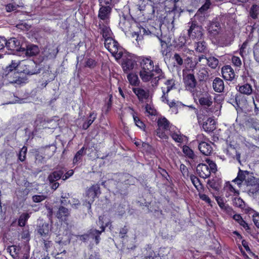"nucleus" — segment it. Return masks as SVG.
<instances>
[{
    "label": "nucleus",
    "mask_w": 259,
    "mask_h": 259,
    "mask_svg": "<svg viewBox=\"0 0 259 259\" xmlns=\"http://www.w3.org/2000/svg\"><path fill=\"white\" fill-rule=\"evenodd\" d=\"M224 190L226 197H229L231 195L238 196L239 194V191L236 190L229 182L226 183L224 187Z\"/></svg>",
    "instance_id": "nucleus-17"
},
{
    "label": "nucleus",
    "mask_w": 259,
    "mask_h": 259,
    "mask_svg": "<svg viewBox=\"0 0 259 259\" xmlns=\"http://www.w3.org/2000/svg\"><path fill=\"white\" fill-rule=\"evenodd\" d=\"M165 84L167 85L166 93H169L175 85V81L173 79H168Z\"/></svg>",
    "instance_id": "nucleus-56"
},
{
    "label": "nucleus",
    "mask_w": 259,
    "mask_h": 259,
    "mask_svg": "<svg viewBox=\"0 0 259 259\" xmlns=\"http://www.w3.org/2000/svg\"><path fill=\"white\" fill-rule=\"evenodd\" d=\"M136 29H139V31H137L138 33L136 35L137 36V37L139 36L140 34L141 35H149L150 34V33H154V30H155L153 28L149 29L141 26H138V27H137Z\"/></svg>",
    "instance_id": "nucleus-36"
},
{
    "label": "nucleus",
    "mask_w": 259,
    "mask_h": 259,
    "mask_svg": "<svg viewBox=\"0 0 259 259\" xmlns=\"http://www.w3.org/2000/svg\"><path fill=\"white\" fill-rule=\"evenodd\" d=\"M215 200L219 205V206L220 207V208L223 209L225 206L227 205L223 200V198L220 196H215Z\"/></svg>",
    "instance_id": "nucleus-59"
},
{
    "label": "nucleus",
    "mask_w": 259,
    "mask_h": 259,
    "mask_svg": "<svg viewBox=\"0 0 259 259\" xmlns=\"http://www.w3.org/2000/svg\"><path fill=\"white\" fill-rule=\"evenodd\" d=\"M253 55L255 60L259 62V41L254 46Z\"/></svg>",
    "instance_id": "nucleus-51"
},
{
    "label": "nucleus",
    "mask_w": 259,
    "mask_h": 259,
    "mask_svg": "<svg viewBox=\"0 0 259 259\" xmlns=\"http://www.w3.org/2000/svg\"><path fill=\"white\" fill-rule=\"evenodd\" d=\"M30 218V214L28 213H22L18 219V224L20 227H24L25 226L26 222L28 219Z\"/></svg>",
    "instance_id": "nucleus-38"
},
{
    "label": "nucleus",
    "mask_w": 259,
    "mask_h": 259,
    "mask_svg": "<svg viewBox=\"0 0 259 259\" xmlns=\"http://www.w3.org/2000/svg\"><path fill=\"white\" fill-rule=\"evenodd\" d=\"M84 147H82L77 152L73 158V163H76L81 159L82 156L85 154L84 152Z\"/></svg>",
    "instance_id": "nucleus-45"
},
{
    "label": "nucleus",
    "mask_w": 259,
    "mask_h": 259,
    "mask_svg": "<svg viewBox=\"0 0 259 259\" xmlns=\"http://www.w3.org/2000/svg\"><path fill=\"white\" fill-rule=\"evenodd\" d=\"M210 3H205V4H204L198 11L196 17H198V16L200 15L201 17L203 16L204 17V11H206L209 7Z\"/></svg>",
    "instance_id": "nucleus-47"
},
{
    "label": "nucleus",
    "mask_w": 259,
    "mask_h": 259,
    "mask_svg": "<svg viewBox=\"0 0 259 259\" xmlns=\"http://www.w3.org/2000/svg\"><path fill=\"white\" fill-rule=\"evenodd\" d=\"M203 130L206 132H211L215 129V122L211 118H208L202 124Z\"/></svg>",
    "instance_id": "nucleus-22"
},
{
    "label": "nucleus",
    "mask_w": 259,
    "mask_h": 259,
    "mask_svg": "<svg viewBox=\"0 0 259 259\" xmlns=\"http://www.w3.org/2000/svg\"><path fill=\"white\" fill-rule=\"evenodd\" d=\"M250 16L252 19H256L259 15V5L254 4L250 8L249 11Z\"/></svg>",
    "instance_id": "nucleus-39"
},
{
    "label": "nucleus",
    "mask_w": 259,
    "mask_h": 259,
    "mask_svg": "<svg viewBox=\"0 0 259 259\" xmlns=\"http://www.w3.org/2000/svg\"><path fill=\"white\" fill-rule=\"evenodd\" d=\"M135 64V61L132 59H125L122 63V68L124 71L127 72L132 70L134 68Z\"/></svg>",
    "instance_id": "nucleus-31"
},
{
    "label": "nucleus",
    "mask_w": 259,
    "mask_h": 259,
    "mask_svg": "<svg viewBox=\"0 0 259 259\" xmlns=\"http://www.w3.org/2000/svg\"><path fill=\"white\" fill-rule=\"evenodd\" d=\"M97 117V114L94 112H91L88 118L87 121L84 122L82 124V128L83 130L88 129L90 126L93 123Z\"/></svg>",
    "instance_id": "nucleus-33"
},
{
    "label": "nucleus",
    "mask_w": 259,
    "mask_h": 259,
    "mask_svg": "<svg viewBox=\"0 0 259 259\" xmlns=\"http://www.w3.org/2000/svg\"><path fill=\"white\" fill-rule=\"evenodd\" d=\"M232 61L233 64L237 67H239L241 65V61L238 57L233 56L232 58Z\"/></svg>",
    "instance_id": "nucleus-64"
},
{
    "label": "nucleus",
    "mask_w": 259,
    "mask_h": 259,
    "mask_svg": "<svg viewBox=\"0 0 259 259\" xmlns=\"http://www.w3.org/2000/svg\"><path fill=\"white\" fill-rule=\"evenodd\" d=\"M103 232L96 229L92 228L88 231L90 238L94 239L96 244H98L100 241V235Z\"/></svg>",
    "instance_id": "nucleus-24"
},
{
    "label": "nucleus",
    "mask_w": 259,
    "mask_h": 259,
    "mask_svg": "<svg viewBox=\"0 0 259 259\" xmlns=\"http://www.w3.org/2000/svg\"><path fill=\"white\" fill-rule=\"evenodd\" d=\"M127 78L131 84H135L138 80V77L134 74H128Z\"/></svg>",
    "instance_id": "nucleus-55"
},
{
    "label": "nucleus",
    "mask_w": 259,
    "mask_h": 259,
    "mask_svg": "<svg viewBox=\"0 0 259 259\" xmlns=\"http://www.w3.org/2000/svg\"><path fill=\"white\" fill-rule=\"evenodd\" d=\"M238 91L242 94L250 95L252 93V86L248 83H245L243 85H238Z\"/></svg>",
    "instance_id": "nucleus-32"
},
{
    "label": "nucleus",
    "mask_w": 259,
    "mask_h": 259,
    "mask_svg": "<svg viewBox=\"0 0 259 259\" xmlns=\"http://www.w3.org/2000/svg\"><path fill=\"white\" fill-rule=\"evenodd\" d=\"M169 122L165 118L158 119L157 121L158 128L156 131V135L161 139L167 138L165 131L169 130Z\"/></svg>",
    "instance_id": "nucleus-7"
},
{
    "label": "nucleus",
    "mask_w": 259,
    "mask_h": 259,
    "mask_svg": "<svg viewBox=\"0 0 259 259\" xmlns=\"http://www.w3.org/2000/svg\"><path fill=\"white\" fill-rule=\"evenodd\" d=\"M109 97V99L104 106L105 111L106 113H108L110 110L112 104V95H110Z\"/></svg>",
    "instance_id": "nucleus-52"
},
{
    "label": "nucleus",
    "mask_w": 259,
    "mask_h": 259,
    "mask_svg": "<svg viewBox=\"0 0 259 259\" xmlns=\"http://www.w3.org/2000/svg\"><path fill=\"white\" fill-rule=\"evenodd\" d=\"M107 23L105 24L103 22L100 21L98 25L99 29L100 30V33L105 39L111 37L112 35V31L108 26Z\"/></svg>",
    "instance_id": "nucleus-15"
},
{
    "label": "nucleus",
    "mask_w": 259,
    "mask_h": 259,
    "mask_svg": "<svg viewBox=\"0 0 259 259\" xmlns=\"http://www.w3.org/2000/svg\"><path fill=\"white\" fill-rule=\"evenodd\" d=\"M105 48L114 56H115L118 51V44L112 37H110L104 40Z\"/></svg>",
    "instance_id": "nucleus-11"
},
{
    "label": "nucleus",
    "mask_w": 259,
    "mask_h": 259,
    "mask_svg": "<svg viewBox=\"0 0 259 259\" xmlns=\"http://www.w3.org/2000/svg\"><path fill=\"white\" fill-rule=\"evenodd\" d=\"M56 150V147L54 145H49L41 148V153L48 158H51L54 154Z\"/></svg>",
    "instance_id": "nucleus-25"
},
{
    "label": "nucleus",
    "mask_w": 259,
    "mask_h": 259,
    "mask_svg": "<svg viewBox=\"0 0 259 259\" xmlns=\"http://www.w3.org/2000/svg\"><path fill=\"white\" fill-rule=\"evenodd\" d=\"M151 28H153L155 30H154V33H150V34H153L157 37L161 43V46H163L164 44H166V42L162 40V34L161 30L155 27H151Z\"/></svg>",
    "instance_id": "nucleus-48"
},
{
    "label": "nucleus",
    "mask_w": 259,
    "mask_h": 259,
    "mask_svg": "<svg viewBox=\"0 0 259 259\" xmlns=\"http://www.w3.org/2000/svg\"><path fill=\"white\" fill-rule=\"evenodd\" d=\"M171 137L174 140L178 143H182L183 141L182 136L176 133L171 134Z\"/></svg>",
    "instance_id": "nucleus-63"
},
{
    "label": "nucleus",
    "mask_w": 259,
    "mask_h": 259,
    "mask_svg": "<svg viewBox=\"0 0 259 259\" xmlns=\"http://www.w3.org/2000/svg\"><path fill=\"white\" fill-rule=\"evenodd\" d=\"M8 249L9 250V252L11 256L14 258H17L19 257V253L20 250L19 246L16 245H12L10 246Z\"/></svg>",
    "instance_id": "nucleus-37"
},
{
    "label": "nucleus",
    "mask_w": 259,
    "mask_h": 259,
    "mask_svg": "<svg viewBox=\"0 0 259 259\" xmlns=\"http://www.w3.org/2000/svg\"><path fill=\"white\" fill-rule=\"evenodd\" d=\"M187 24L188 36L189 38L192 39L201 38L203 35L202 26L199 25L197 22L193 19H191Z\"/></svg>",
    "instance_id": "nucleus-3"
},
{
    "label": "nucleus",
    "mask_w": 259,
    "mask_h": 259,
    "mask_svg": "<svg viewBox=\"0 0 259 259\" xmlns=\"http://www.w3.org/2000/svg\"><path fill=\"white\" fill-rule=\"evenodd\" d=\"M212 88L216 92H223L225 88L224 81L219 77H215L212 82Z\"/></svg>",
    "instance_id": "nucleus-21"
},
{
    "label": "nucleus",
    "mask_w": 259,
    "mask_h": 259,
    "mask_svg": "<svg viewBox=\"0 0 259 259\" xmlns=\"http://www.w3.org/2000/svg\"><path fill=\"white\" fill-rule=\"evenodd\" d=\"M221 28L220 23L218 21H212L210 23V25L208 27V30L210 34H212L213 36L218 34L220 31Z\"/></svg>",
    "instance_id": "nucleus-26"
},
{
    "label": "nucleus",
    "mask_w": 259,
    "mask_h": 259,
    "mask_svg": "<svg viewBox=\"0 0 259 259\" xmlns=\"http://www.w3.org/2000/svg\"><path fill=\"white\" fill-rule=\"evenodd\" d=\"M206 162L208 164V167L209 168V169L210 170V173L215 172V171H217V165L212 160L208 159H206Z\"/></svg>",
    "instance_id": "nucleus-50"
},
{
    "label": "nucleus",
    "mask_w": 259,
    "mask_h": 259,
    "mask_svg": "<svg viewBox=\"0 0 259 259\" xmlns=\"http://www.w3.org/2000/svg\"><path fill=\"white\" fill-rule=\"evenodd\" d=\"M190 180L197 190L202 188V185L200 183V180L197 177L193 175H191L190 176Z\"/></svg>",
    "instance_id": "nucleus-44"
},
{
    "label": "nucleus",
    "mask_w": 259,
    "mask_h": 259,
    "mask_svg": "<svg viewBox=\"0 0 259 259\" xmlns=\"http://www.w3.org/2000/svg\"><path fill=\"white\" fill-rule=\"evenodd\" d=\"M133 118L136 125L141 129L145 130V125L144 123L135 114H133Z\"/></svg>",
    "instance_id": "nucleus-49"
},
{
    "label": "nucleus",
    "mask_w": 259,
    "mask_h": 259,
    "mask_svg": "<svg viewBox=\"0 0 259 259\" xmlns=\"http://www.w3.org/2000/svg\"><path fill=\"white\" fill-rule=\"evenodd\" d=\"M101 194L100 188L98 184H95L90 187L86 191L85 197L87 199L83 203L89 210L91 209V205L96 197Z\"/></svg>",
    "instance_id": "nucleus-4"
},
{
    "label": "nucleus",
    "mask_w": 259,
    "mask_h": 259,
    "mask_svg": "<svg viewBox=\"0 0 259 259\" xmlns=\"http://www.w3.org/2000/svg\"><path fill=\"white\" fill-rule=\"evenodd\" d=\"M6 48L12 51V53L20 56L21 49L23 48L19 40L15 38H11L7 40Z\"/></svg>",
    "instance_id": "nucleus-8"
},
{
    "label": "nucleus",
    "mask_w": 259,
    "mask_h": 259,
    "mask_svg": "<svg viewBox=\"0 0 259 259\" xmlns=\"http://www.w3.org/2000/svg\"><path fill=\"white\" fill-rule=\"evenodd\" d=\"M39 52L38 47L34 45H28L26 48L21 49L20 56L25 55L26 56L31 57L36 55Z\"/></svg>",
    "instance_id": "nucleus-12"
},
{
    "label": "nucleus",
    "mask_w": 259,
    "mask_h": 259,
    "mask_svg": "<svg viewBox=\"0 0 259 259\" xmlns=\"http://www.w3.org/2000/svg\"><path fill=\"white\" fill-rule=\"evenodd\" d=\"M173 58L179 66H182L183 65V60L179 54L175 53L174 55Z\"/></svg>",
    "instance_id": "nucleus-61"
},
{
    "label": "nucleus",
    "mask_w": 259,
    "mask_h": 259,
    "mask_svg": "<svg viewBox=\"0 0 259 259\" xmlns=\"http://www.w3.org/2000/svg\"><path fill=\"white\" fill-rule=\"evenodd\" d=\"M27 151V148L26 146H23L19 151L18 154V159L20 161L23 162L26 159V155Z\"/></svg>",
    "instance_id": "nucleus-46"
},
{
    "label": "nucleus",
    "mask_w": 259,
    "mask_h": 259,
    "mask_svg": "<svg viewBox=\"0 0 259 259\" xmlns=\"http://www.w3.org/2000/svg\"><path fill=\"white\" fill-rule=\"evenodd\" d=\"M19 65H18L17 63L13 61H12L11 64L9 66L6 67L5 71L6 72H7V74H13L14 71H16V69H19Z\"/></svg>",
    "instance_id": "nucleus-42"
},
{
    "label": "nucleus",
    "mask_w": 259,
    "mask_h": 259,
    "mask_svg": "<svg viewBox=\"0 0 259 259\" xmlns=\"http://www.w3.org/2000/svg\"><path fill=\"white\" fill-rule=\"evenodd\" d=\"M70 214V210L69 209L63 206H61L59 207L56 216L58 219L62 221H66Z\"/></svg>",
    "instance_id": "nucleus-19"
},
{
    "label": "nucleus",
    "mask_w": 259,
    "mask_h": 259,
    "mask_svg": "<svg viewBox=\"0 0 259 259\" xmlns=\"http://www.w3.org/2000/svg\"><path fill=\"white\" fill-rule=\"evenodd\" d=\"M199 102L201 105L206 107H210L212 104V98L211 96L207 94L203 95L199 99Z\"/></svg>",
    "instance_id": "nucleus-29"
},
{
    "label": "nucleus",
    "mask_w": 259,
    "mask_h": 259,
    "mask_svg": "<svg viewBox=\"0 0 259 259\" xmlns=\"http://www.w3.org/2000/svg\"><path fill=\"white\" fill-rule=\"evenodd\" d=\"M18 7L19 6L18 5L10 3L6 6V10L7 12H10L17 10Z\"/></svg>",
    "instance_id": "nucleus-58"
},
{
    "label": "nucleus",
    "mask_w": 259,
    "mask_h": 259,
    "mask_svg": "<svg viewBox=\"0 0 259 259\" xmlns=\"http://www.w3.org/2000/svg\"><path fill=\"white\" fill-rule=\"evenodd\" d=\"M227 154L230 156L233 157L234 159H236L238 162L241 164L240 157L241 154L239 153L234 147L230 145L227 149Z\"/></svg>",
    "instance_id": "nucleus-30"
},
{
    "label": "nucleus",
    "mask_w": 259,
    "mask_h": 259,
    "mask_svg": "<svg viewBox=\"0 0 259 259\" xmlns=\"http://www.w3.org/2000/svg\"><path fill=\"white\" fill-rule=\"evenodd\" d=\"M139 76L144 82H150L153 87H156L160 79H164L165 75L158 65H154L151 57L143 58L140 62Z\"/></svg>",
    "instance_id": "nucleus-1"
},
{
    "label": "nucleus",
    "mask_w": 259,
    "mask_h": 259,
    "mask_svg": "<svg viewBox=\"0 0 259 259\" xmlns=\"http://www.w3.org/2000/svg\"><path fill=\"white\" fill-rule=\"evenodd\" d=\"M137 6L144 16L143 21L151 20L154 17L155 9L152 5H143V4H138Z\"/></svg>",
    "instance_id": "nucleus-6"
},
{
    "label": "nucleus",
    "mask_w": 259,
    "mask_h": 259,
    "mask_svg": "<svg viewBox=\"0 0 259 259\" xmlns=\"http://www.w3.org/2000/svg\"><path fill=\"white\" fill-rule=\"evenodd\" d=\"M18 70L14 71L13 74H6L9 81L11 83L20 84L23 82V78L19 76Z\"/></svg>",
    "instance_id": "nucleus-20"
},
{
    "label": "nucleus",
    "mask_w": 259,
    "mask_h": 259,
    "mask_svg": "<svg viewBox=\"0 0 259 259\" xmlns=\"http://www.w3.org/2000/svg\"><path fill=\"white\" fill-rule=\"evenodd\" d=\"M198 148L202 154L204 155H209L212 151L211 145L204 141H201L199 143Z\"/></svg>",
    "instance_id": "nucleus-18"
},
{
    "label": "nucleus",
    "mask_w": 259,
    "mask_h": 259,
    "mask_svg": "<svg viewBox=\"0 0 259 259\" xmlns=\"http://www.w3.org/2000/svg\"><path fill=\"white\" fill-rule=\"evenodd\" d=\"M222 74L223 77L227 80L232 81L235 77L234 70L229 65H226L222 67Z\"/></svg>",
    "instance_id": "nucleus-14"
},
{
    "label": "nucleus",
    "mask_w": 259,
    "mask_h": 259,
    "mask_svg": "<svg viewBox=\"0 0 259 259\" xmlns=\"http://www.w3.org/2000/svg\"><path fill=\"white\" fill-rule=\"evenodd\" d=\"M183 151L184 153L189 158L194 159L196 157V156L194 154L193 151L186 145L183 146Z\"/></svg>",
    "instance_id": "nucleus-41"
},
{
    "label": "nucleus",
    "mask_w": 259,
    "mask_h": 259,
    "mask_svg": "<svg viewBox=\"0 0 259 259\" xmlns=\"http://www.w3.org/2000/svg\"><path fill=\"white\" fill-rule=\"evenodd\" d=\"M37 233L41 237H46L50 232L49 225L48 223H43L41 225H39L37 226Z\"/></svg>",
    "instance_id": "nucleus-27"
},
{
    "label": "nucleus",
    "mask_w": 259,
    "mask_h": 259,
    "mask_svg": "<svg viewBox=\"0 0 259 259\" xmlns=\"http://www.w3.org/2000/svg\"><path fill=\"white\" fill-rule=\"evenodd\" d=\"M98 17L105 23L109 21L112 7L110 5L100 6Z\"/></svg>",
    "instance_id": "nucleus-10"
},
{
    "label": "nucleus",
    "mask_w": 259,
    "mask_h": 259,
    "mask_svg": "<svg viewBox=\"0 0 259 259\" xmlns=\"http://www.w3.org/2000/svg\"><path fill=\"white\" fill-rule=\"evenodd\" d=\"M246 175H248V171L247 170H242L239 169L237 177L234 179L232 182L236 183L239 187H240L244 180Z\"/></svg>",
    "instance_id": "nucleus-28"
},
{
    "label": "nucleus",
    "mask_w": 259,
    "mask_h": 259,
    "mask_svg": "<svg viewBox=\"0 0 259 259\" xmlns=\"http://www.w3.org/2000/svg\"><path fill=\"white\" fill-rule=\"evenodd\" d=\"M242 244L243 246V247H244V248L245 249V250H246V251L248 252V253H250V254H251L252 256H253L254 258L257 257V256H256L255 255V254H254L253 252H252L251 251V250L250 249L248 245V243L247 242V241H246L244 240H242Z\"/></svg>",
    "instance_id": "nucleus-62"
},
{
    "label": "nucleus",
    "mask_w": 259,
    "mask_h": 259,
    "mask_svg": "<svg viewBox=\"0 0 259 259\" xmlns=\"http://www.w3.org/2000/svg\"><path fill=\"white\" fill-rule=\"evenodd\" d=\"M183 80L186 89L192 93L194 92L197 83L194 75L192 73H183Z\"/></svg>",
    "instance_id": "nucleus-9"
},
{
    "label": "nucleus",
    "mask_w": 259,
    "mask_h": 259,
    "mask_svg": "<svg viewBox=\"0 0 259 259\" xmlns=\"http://www.w3.org/2000/svg\"><path fill=\"white\" fill-rule=\"evenodd\" d=\"M207 65L211 68L215 69L219 64V60L214 57H210L206 59Z\"/></svg>",
    "instance_id": "nucleus-43"
},
{
    "label": "nucleus",
    "mask_w": 259,
    "mask_h": 259,
    "mask_svg": "<svg viewBox=\"0 0 259 259\" xmlns=\"http://www.w3.org/2000/svg\"><path fill=\"white\" fill-rule=\"evenodd\" d=\"M196 172L199 177L203 179L207 178L210 176V170L205 164H199L196 168Z\"/></svg>",
    "instance_id": "nucleus-13"
},
{
    "label": "nucleus",
    "mask_w": 259,
    "mask_h": 259,
    "mask_svg": "<svg viewBox=\"0 0 259 259\" xmlns=\"http://www.w3.org/2000/svg\"><path fill=\"white\" fill-rule=\"evenodd\" d=\"M233 219L237 221L240 225L242 226L246 231H248L250 229V228L247 223L245 221L243 220L240 214H234L233 215Z\"/></svg>",
    "instance_id": "nucleus-35"
},
{
    "label": "nucleus",
    "mask_w": 259,
    "mask_h": 259,
    "mask_svg": "<svg viewBox=\"0 0 259 259\" xmlns=\"http://www.w3.org/2000/svg\"><path fill=\"white\" fill-rule=\"evenodd\" d=\"M18 71L25 74L31 75L40 73V69L34 62L29 61L19 64Z\"/></svg>",
    "instance_id": "nucleus-5"
},
{
    "label": "nucleus",
    "mask_w": 259,
    "mask_h": 259,
    "mask_svg": "<svg viewBox=\"0 0 259 259\" xmlns=\"http://www.w3.org/2000/svg\"><path fill=\"white\" fill-rule=\"evenodd\" d=\"M103 216L100 215L99 217V221L97 223L98 225L100 226V231L101 232H104L105 228L106 227L108 226V225L106 224V225H104V222H103Z\"/></svg>",
    "instance_id": "nucleus-57"
},
{
    "label": "nucleus",
    "mask_w": 259,
    "mask_h": 259,
    "mask_svg": "<svg viewBox=\"0 0 259 259\" xmlns=\"http://www.w3.org/2000/svg\"><path fill=\"white\" fill-rule=\"evenodd\" d=\"M46 197L43 195H34L32 196V200L36 203L40 202L46 199Z\"/></svg>",
    "instance_id": "nucleus-60"
},
{
    "label": "nucleus",
    "mask_w": 259,
    "mask_h": 259,
    "mask_svg": "<svg viewBox=\"0 0 259 259\" xmlns=\"http://www.w3.org/2000/svg\"><path fill=\"white\" fill-rule=\"evenodd\" d=\"M119 26L125 34L131 33L133 37H134L135 35L138 33V32L136 31L138 24L133 18L130 17H125L124 15H123L120 17Z\"/></svg>",
    "instance_id": "nucleus-2"
},
{
    "label": "nucleus",
    "mask_w": 259,
    "mask_h": 259,
    "mask_svg": "<svg viewBox=\"0 0 259 259\" xmlns=\"http://www.w3.org/2000/svg\"><path fill=\"white\" fill-rule=\"evenodd\" d=\"M69 197V194L68 193H62L61 196V203L63 205H66L68 203H70L69 200H67V199H68Z\"/></svg>",
    "instance_id": "nucleus-54"
},
{
    "label": "nucleus",
    "mask_w": 259,
    "mask_h": 259,
    "mask_svg": "<svg viewBox=\"0 0 259 259\" xmlns=\"http://www.w3.org/2000/svg\"><path fill=\"white\" fill-rule=\"evenodd\" d=\"M133 92L136 95L140 101L146 100L149 96V91L141 88H135L133 89Z\"/></svg>",
    "instance_id": "nucleus-16"
},
{
    "label": "nucleus",
    "mask_w": 259,
    "mask_h": 259,
    "mask_svg": "<svg viewBox=\"0 0 259 259\" xmlns=\"http://www.w3.org/2000/svg\"><path fill=\"white\" fill-rule=\"evenodd\" d=\"M233 204L234 206L240 208L241 209H245V203L244 201L238 197H234L233 200Z\"/></svg>",
    "instance_id": "nucleus-40"
},
{
    "label": "nucleus",
    "mask_w": 259,
    "mask_h": 259,
    "mask_svg": "<svg viewBox=\"0 0 259 259\" xmlns=\"http://www.w3.org/2000/svg\"><path fill=\"white\" fill-rule=\"evenodd\" d=\"M195 50L196 52L206 53L207 52V47L206 42L203 40L197 42Z\"/></svg>",
    "instance_id": "nucleus-34"
},
{
    "label": "nucleus",
    "mask_w": 259,
    "mask_h": 259,
    "mask_svg": "<svg viewBox=\"0 0 259 259\" xmlns=\"http://www.w3.org/2000/svg\"><path fill=\"white\" fill-rule=\"evenodd\" d=\"M63 174L64 171L61 169L55 170L49 175L48 179L50 183L55 182L60 180L61 178L62 179Z\"/></svg>",
    "instance_id": "nucleus-23"
},
{
    "label": "nucleus",
    "mask_w": 259,
    "mask_h": 259,
    "mask_svg": "<svg viewBox=\"0 0 259 259\" xmlns=\"http://www.w3.org/2000/svg\"><path fill=\"white\" fill-rule=\"evenodd\" d=\"M198 76L200 80H203L208 76V73L205 69H202L199 70Z\"/></svg>",
    "instance_id": "nucleus-53"
}]
</instances>
